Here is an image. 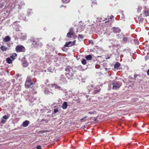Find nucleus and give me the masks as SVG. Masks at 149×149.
Listing matches in <instances>:
<instances>
[{
  "label": "nucleus",
  "mask_w": 149,
  "mask_h": 149,
  "mask_svg": "<svg viewBox=\"0 0 149 149\" xmlns=\"http://www.w3.org/2000/svg\"><path fill=\"white\" fill-rule=\"evenodd\" d=\"M65 70L67 72L65 73V75L68 79L71 80L76 77L77 71L75 67L68 65L65 69Z\"/></svg>",
  "instance_id": "obj_1"
},
{
  "label": "nucleus",
  "mask_w": 149,
  "mask_h": 149,
  "mask_svg": "<svg viewBox=\"0 0 149 149\" xmlns=\"http://www.w3.org/2000/svg\"><path fill=\"white\" fill-rule=\"evenodd\" d=\"M30 41L32 43L31 47L34 48H41L43 46L42 43L40 42L39 38L32 37L30 39Z\"/></svg>",
  "instance_id": "obj_2"
},
{
  "label": "nucleus",
  "mask_w": 149,
  "mask_h": 149,
  "mask_svg": "<svg viewBox=\"0 0 149 149\" xmlns=\"http://www.w3.org/2000/svg\"><path fill=\"white\" fill-rule=\"evenodd\" d=\"M33 82V80L31 79V77L30 76L27 77L25 84L26 88H31L34 84V83Z\"/></svg>",
  "instance_id": "obj_3"
},
{
  "label": "nucleus",
  "mask_w": 149,
  "mask_h": 149,
  "mask_svg": "<svg viewBox=\"0 0 149 149\" xmlns=\"http://www.w3.org/2000/svg\"><path fill=\"white\" fill-rule=\"evenodd\" d=\"M113 89L117 90L119 89L122 85V83L120 81H114L112 83Z\"/></svg>",
  "instance_id": "obj_4"
},
{
  "label": "nucleus",
  "mask_w": 149,
  "mask_h": 149,
  "mask_svg": "<svg viewBox=\"0 0 149 149\" xmlns=\"http://www.w3.org/2000/svg\"><path fill=\"white\" fill-rule=\"evenodd\" d=\"M15 49L17 52H24L25 49L24 47L22 45H19L17 46L15 48Z\"/></svg>",
  "instance_id": "obj_5"
},
{
  "label": "nucleus",
  "mask_w": 149,
  "mask_h": 149,
  "mask_svg": "<svg viewBox=\"0 0 149 149\" xmlns=\"http://www.w3.org/2000/svg\"><path fill=\"white\" fill-rule=\"evenodd\" d=\"M88 66V65H87L86 67H84L81 65H79L77 66H75V68H76V70H79L84 71L86 70Z\"/></svg>",
  "instance_id": "obj_6"
},
{
  "label": "nucleus",
  "mask_w": 149,
  "mask_h": 149,
  "mask_svg": "<svg viewBox=\"0 0 149 149\" xmlns=\"http://www.w3.org/2000/svg\"><path fill=\"white\" fill-rule=\"evenodd\" d=\"M9 116L7 115H5L1 119L0 123H1L4 124L7 120V119L8 118Z\"/></svg>",
  "instance_id": "obj_7"
},
{
  "label": "nucleus",
  "mask_w": 149,
  "mask_h": 149,
  "mask_svg": "<svg viewBox=\"0 0 149 149\" xmlns=\"http://www.w3.org/2000/svg\"><path fill=\"white\" fill-rule=\"evenodd\" d=\"M22 65L24 67H26L29 64V63L27 62L25 58H24L22 60Z\"/></svg>",
  "instance_id": "obj_8"
},
{
  "label": "nucleus",
  "mask_w": 149,
  "mask_h": 149,
  "mask_svg": "<svg viewBox=\"0 0 149 149\" xmlns=\"http://www.w3.org/2000/svg\"><path fill=\"white\" fill-rule=\"evenodd\" d=\"M112 29L115 33H119L120 31V30L118 27H113L112 28Z\"/></svg>",
  "instance_id": "obj_9"
},
{
  "label": "nucleus",
  "mask_w": 149,
  "mask_h": 149,
  "mask_svg": "<svg viewBox=\"0 0 149 149\" xmlns=\"http://www.w3.org/2000/svg\"><path fill=\"white\" fill-rule=\"evenodd\" d=\"M72 41H69L68 42H66L64 45V47H69L73 45Z\"/></svg>",
  "instance_id": "obj_10"
},
{
  "label": "nucleus",
  "mask_w": 149,
  "mask_h": 149,
  "mask_svg": "<svg viewBox=\"0 0 149 149\" xmlns=\"http://www.w3.org/2000/svg\"><path fill=\"white\" fill-rule=\"evenodd\" d=\"M29 123V121L28 120H26L23 122L22 123V125L24 127H26L28 126Z\"/></svg>",
  "instance_id": "obj_11"
},
{
  "label": "nucleus",
  "mask_w": 149,
  "mask_h": 149,
  "mask_svg": "<svg viewBox=\"0 0 149 149\" xmlns=\"http://www.w3.org/2000/svg\"><path fill=\"white\" fill-rule=\"evenodd\" d=\"M68 106V103L66 102H64L62 105V107L63 109H67Z\"/></svg>",
  "instance_id": "obj_12"
},
{
  "label": "nucleus",
  "mask_w": 149,
  "mask_h": 149,
  "mask_svg": "<svg viewBox=\"0 0 149 149\" xmlns=\"http://www.w3.org/2000/svg\"><path fill=\"white\" fill-rule=\"evenodd\" d=\"M10 38L9 36H6L3 39V41L5 42H8L10 40Z\"/></svg>",
  "instance_id": "obj_13"
},
{
  "label": "nucleus",
  "mask_w": 149,
  "mask_h": 149,
  "mask_svg": "<svg viewBox=\"0 0 149 149\" xmlns=\"http://www.w3.org/2000/svg\"><path fill=\"white\" fill-rule=\"evenodd\" d=\"M74 35V33H73L70 32H68L67 35L66 36L67 38H71Z\"/></svg>",
  "instance_id": "obj_14"
},
{
  "label": "nucleus",
  "mask_w": 149,
  "mask_h": 149,
  "mask_svg": "<svg viewBox=\"0 0 149 149\" xmlns=\"http://www.w3.org/2000/svg\"><path fill=\"white\" fill-rule=\"evenodd\" d=\"M59 80L64 82H65V81H66V78L64 75H61Z\"/></svg>",
  "instance_id": "obj_15"
},
{
  "label": "nucleus",
  "mask_w": 149,
  "mask_h": 149,
  "mask_svg": "<svg viewBox=\"0 0 149 149\" xmlns=\"http://www.w3.org/2000/svg\"><path fill=\"white\" fill-rule=\"evenodd\" d=\"M11 58L9 57L7 58H6V61H7V63H8V64H11L12 63V61H13V60L11 59Z\"/></svg>",
  "instance_id": "obj_16"
},
{
  "label": "nucleus",
  "mask_w": 149,
  "mask_h": 149,
  "mask_svg": "<svg viewBox=\"0 0 149 149\" xmlns=\"http://www.w3.org/2000/svg\"><path fill=\"white\" fill-rule=\"evenodd\" d=\"M81 21H80V22H79V24L78 25V26L79 28H80V29L82 31L83 30H84V26L83 24L82 25L81 24Z\"/></svg>",
  "instance_id": "obj_17"
},
{
  "label": "nucleus",
  "mask_w": 149,
  "mask_h": 149,
  "mask_svg": "<svg viewBox=\"0 0 149 149\" xmlns=\"http://www.w3.org/2000/svg\"><path fill=\"white\" fill-rule=\"evenodd\" d=\"M0 49L3 51H6L8 49L7 47L3 45L1 46Z\"/></svg>",
  "instance_id": "obj_18"
},
{
  "label": "nucleus",
  "mask_w": 149,
  "mask_h": 149,
  "mask_svg": "<svg viewBox=\"0 0 149 149\" xmlns=\"http://www.w3.org/2000/svg\"><path fill=\"white\" fill-rule=\"evenodd\" d=\"M92 57L91 55H89L85 57V58L87 60H91L92 59Z\"/></svg>",
  "instance_id": "obj_19"
},
{
  "label": "nucleus",
  "mask_w": 149,
  "mask_h": 149,
  "mask_svg": "<svg viewBox=\"0 0 149 149\" xmlns=\"http://www.w3.org/2000/svg\"><path fill=\"white\" fill-rule=\"evenodd\" d=\"M120 65V63L117 62L114 65V68H118L119 67Z\"/></svg>",
  "instance_id": "obj_20"
},
{
  "label": "nucleus",
  "mask_w": 149,
  "mask_h": 149,
  "mask_svg": "<svg viewBox=\"0 0 149 149\" xmlns=\"http://www.w3.org/2000/svg\"><path fill=\"white\" fill-rule=\"evenodd\" d=\"M17 56V54L16 53H14L12 54V55L10 56V58L13 60H14L15 59L14 57Z\"/></svg>",
  "instance_id": "obj_21"
},
{
  "label": "nucleus",
  "mask_w": 149,
  "mask_h": 149,
  "mask_svg": "<svg viewBox=\"0 0 149 149\" xmlns=\"http://www.w3.org/2000/svg\"><path fill=\"white\" fill-rule=\"evenodd\" d=\"M21 38L23 40H26V35L25 33H22L21 37Z\"/></svg>",
  "instance_id": "obj_22"
},
{
  "label": "nucleus",
  "mask_w": 149,
  "mask_h": 149,
  "mask_svg": "<svg viewBox=\"0 0 149 149\" xmlns=\"http://www.w3.org/2000/svg\"><path fill=\"white\" fill-rule=\"evenodd\" d=\"M47 48L50 49V50H53L54 49V47H53L52 46V45H49L48 44H47Z\"/></svg>",
  "instance_id": "obj_23"
},
{
  "label": "nucleus",
  "mask_w": 149,
  "mask_h": 149,
  "mask_svg": "<svg viewBox=\"0 0 149 149\" xmlns=\"http://www.w3.org/2000/svg\"><path fill=\"white\" fill-rule=\"evenodd\" d=\"M100 91V89L95 88L94 90V92H93L94 93V94H96L99 92Z\"/></svg>",
  "instance_id": "obj_24"
},
{
  "label": "nucleus",
  "mask_w": 149,
  "mask_h": 149,
  "mask_svg": "<svg viewBox=\"0 0 149 149\" xmlns=\"http://www.w3.org/2000/svg\"><path fill=\"white\" fill-rule=\"evenodd\" d=\"M52 86L53 87H55L56 88L60 89L61 87L59 86H57L56 84H52Z\"/></svg>",
  "instance_id": "obj_25"
},
{
  "label": "nucleus",
  "mask_w": 149,
  "mask_h": 149,
  "mask_svg": "<svg viewBox=\"0 0 149 149\" xmlns=\"http://www.w3.org/2000/svg\"><path fill=\"white\" fill-rule=\"evenodd\" d=\"M81 63L83 65H85L86 64V60L85 59H83L81 61Z\"/></svg>",
  "instance_id": "obj_26"
},
{
  "label": "nucleus",
  "mask_w": 149,
  "mask_h": 149,
  "mask_svg": "<svg viewBox=\"0 0 149 149\" xmlns=\"http://www.w3.org/2000/svg\"><path fill=\"white\" fill-rule=\"evenodd\" d=\"M41 122H43V123H46L48 122V121L47 120L43 118L41 120Z\"/></svg>",
  "instance_id": "obj_27"
},
{
  "label": "nucleus",
  "mask_w": 149,
  "mask_h": 149,
  "mask_svg": "<svg viewBox=\"0 0 149 149\" xmlns=\"http://www.w3.org/2000/svg\"><path fill=\"white\" fill-rule=\"evenodd\" d=\"M109 41L111 43L113 44V43L115 44V43L116 42V40L114 39H111L109 40Z\"/></svg>",
  "instance_id": "obj_28"
},
{
  "label": "nucleus",
  "mask_w": 149,
  "mask_h": 149,
  "mask_svg": "<svg viewBox=\"0 0 149 149\" xmlns=\"http://www.w3.org/2000/svg\"><path fill=\"white\" fill-rule=\"evenodd\" d=\"M123 40L124 42L125 43H126L128 40V38L126 37H125L124 36H123Z\"/></svg>",
  "instance_id": "obj_29"
},
{
  "label": "nucleus",
  "mask_w": 149,
  "mask_h": 149,
  "mask_svg": "<svg viewBox=\"0 0 149 149\" xmlns=\"http://www.w3.org/2000/svg\"><path fill=\"white\" fill-rule=\"evenodd\" d=\"M44 92L45 93V94H49L50 92V91L48 90L47 88H45V89Z\"/></svg>",
  "instance_id": "obj_30"
},
{
  "label": "nucleus",
  "mask_w": 149,
  "mask_h": 149,
  "mask_svg": "<svg viewBox=\"0 0 149 149\" xmlns=\"http://www.w3.org/2000/svg\"><path fill=\"white\" fill-rule=\"evenodd\" d=\"M70 1V0H62V2L65 4L67 3H69Z\"/></svg>",
  "instance_id": "obj_31"
},
{
  "label": "nucleus",
  "mask_w": 149,
  "mask_h": 149,
  "mask_svg": "<svg viewBox=\"0 0 149 149\" xmlns=\"http://www.w3.org/2000/svg\"><path fill=\"white\" fill-rule=\"evenodd\" d=\"M69 32L73 33H74V28L73 27L69 29Z\"/></svg>",
  "instance_id": "obj_32"
},
{
  "label": "nucleus",
  "mask_w": 149,
  "mask_h": 149,
  "mask_svg": "<svg viewBox=\"0 0 149 149\" xmlns=\"http://www.w3.org/2000/svg\"><path fill=\"white\" fill-rule=\"evenodd\" d=\"M87 117H83V118L81 119L80 120L81 121H82L83 122H84L86 120V118H87Z\"/></svg>",
  "instance_id": "obj_33"
},
{
  "label": "nucleus",
  "mask_w": 149,
  "mask_h": 149,
  "mask_svg": "<svg viewBox=\"0 0 149 149\" xmlns=\"http://www.w3.org/2000/svg\"><path fill=\"white\" fill-rule=\"evenodd\" d=\"M118 46V45H116L115 44H112V45H109V48H113L114 47H117Z\"/></svg>",
  "instance_id": "obj_34"
},
{
  "label": "nucleus",
  "mask_w": 149,
  "mask_h": 149,
  "mask_svg": "<svg viewBox=\"0 0 149 149\" xmlns=\"http://www.w3.org/2000/svg\"><path fill=\"white\" fill-rule=\"evenodd\" d=\"M138 19L139 21V22L140 23V22H142V21L144 19L143 18H141L139 17L138 18Z\"/></svg>",
  "instance_id": "obj_35"
},
{
  "label": "nucleus",
  "mask_w": 149,
  "mask_h": 149,
  "mask_svg": "<svg viewBox=\"0 0 149 149\" xmlns=\"http://www.w3.org/2000/svg\"><path fill=\"white\" fill-rule=\"evenodd\" d=\"M78 38L83 39L84 38V36L81 35L79 34L78 35Z\"/></svg>",
  "instance_id": "obj_36"
},
{
  "label": "nucleus",
  "mask_w": 149,
  "mask_h": 149,
  "mask_svg": "<svg viewBox=\"0 0 149 149\" xmlns=\"http://www.w3.org/2000/svg\"><path fill=\"white\" fill-rule=\"evenodd\" d=\"M75 100L77 102V104L80 103L81 101V100L79 98H78L76 100Z\"/></svg>",
  "instance_id": "obj_37"
},
{
  "label": "nucleus",
  "mask_w": 149,
  "mask_h": 149,
  "mask_svg": "<svg viewBox=\"0 0 149 149\" xmlns=\"http://www.w3.org/2000/svg\"><path fill=\"white\" fill-rule=\"evenodd\" d=\"M145 14L146 15V16L149 15V11H145Z\"/></svg>",
  "instance_id": "obj_38"
},
{
  "label": "nucleus",
  "mask_w": 149,
  "mask_h": 149,
  "mask_svg": "<svg viewBox=\"0 0 149 149\" xmlns=\"http://www.w3.org/2000/svg\"><path fill=\"white\" fill-rule=\"evenodd\" d=\"M58 111V108H55L54 109V113H56Z\"/></svg>",
  "instance_id": "obj_39"
},
{
  "label": "nucleus",
  "mask_w": 149,
  "mask_h": 149,
  "mask_svg": "<svg viewBox=\"0 0 149 149\" xmlns=\"http://www.w3.org/2000/svg\"><path fill=\"white\" fill-rule=\"evenodd\" d=\"M47 70L48 71H49L50 72H52L54 70H52V69H51V68H49L47 69Z\"/></svg>",
  "instance_id": "obj_40"
},
{
  "label": "nucleus",
  "mask_w": 149,
  "mask_h": 149,
  "mask_svg": "<svg viewBox=\"0 0 149 149\" xmlns=\"http://www.w3.org/2000/svg\"><path fill=\"white\" fill-rule=\"evenodd\" d=\"M64 46L62 48V49L64 51L66 52L67 51V49Z\"/></svg>",
  "instance_id": "obj_41"
},
{
  "label": "nucleus",
  "mask_w": 149,
  "mask_h": 149,
  "mask_svg": "<svg viewBox=\"0 0 149 149\" xmlns=\"http://www.w3.org/2000/svg\"><path fill=\"white\" fill-rule=\"evenodd\" d=\"M49 82V81L48 80H46V81L45 83V84H46V85L47 86L48 85H49V84H47V83H48Z\"/></svg>",
  "instance_id": "obj_42"
},
{
  "label": "nucleus",
  "mask_w": 149,
  "mask_h": 149,
  "mask_svg": "<svg viewBox=\"0 0 149 149\" xmlns=\"http://www.w3.org/2000/svg\"><path fill=\"white\" fill-rule=\"evenodd\" d=\"M89 42L90 43L92 44V45H93L94 44V43L93 42V41L92 40H90L89 41Z\"/></svg>",
  "instance_id": "obj_43"
},
{
  "label": "nucleus",
  "mask_w": 149,
  "mask_h": 149,
  "mask_svg": "<svg viewBox=\"0 0 149 149\" xmlns=\"http://www.w3.org/2000/svg\"><path fill=\"white\" fill-rule=\"evenodd\" d=\"M134 41L135 42V44L138 43V40L136 39H134Z\"/></svg>",
  "instance_id": "obj_44"
},
{
  "label": "nucleus",
  "mask_w": 149,
  "mask_h": 149,
  "mask_svg": "<svg viewBox=\"0 0 149 149\" xmlns=\"http://www.w3.org/2000/svg\"><path fill=\"white\" fill-rule=\"evenodd\" d=\"M31 13H32V12H31L30 11L27 12V16H29L30 15V14H31Z\"/></svg>",
  "instance_id": "obj_45"
},
{
  "label": "nucleus",
  "mask_w": 149,
  "mask_h": 149,
  "mask_svg": "<svg viewBox=\"0 0 149 149\" xmlns=\"http://www.w3.org/2000/svg\"><path fill=\"white\" fill-rule=\"evenodd\" d=\"M90 87H91V88H93L94 87L93 85H92L91 86H89L87 87L88 89L89 88H90Z\"/></svg>",
  "instance_id": "obj_46"
},
{
  "label": "nucleus",
  "mask_w": 149,
  "mask_h": 149,
  "mask_svg": "<svg viewBox=\"0 0 149 149\" xmlns=\"http://www.w3.org/2000/svg\"><path fill=\"white\" fill-rule=\"evenodd\" d=\"M149 58V57L148 56H145V60H147Z\"/></svg>",
  "instance_id": "obj_47"
},
{
  "label": "nucleus",
  "mask_w": 149,
  "mask_h": 149,
  "mask_svg": "<svg viewBox=\"0 0 149 149\" xmlns=\"http://www.w3.org/2000/svg\"><path fill=\"white\" fill-rule=\"evenodd\" d=\"M36 149H41V146H37Z\"/></svg>",
  "instance_id": "obj_48"
},
{
  "label": "nucleus",
  "mask_w": 149,
  "mask_h": 149,
  "mask_svg": "<svg viewBox=\"0 0 149 149\" xmlns=\"http://www.w3.org/2000/svg\"><path fill=\"white\" fill-rule=\"evenodd\" d=\"M46 109H41L40 110V111L42 112V113H43V112H45V111Z\"/></svg>",
  "instance_id": "obj_49"
},
{
  "label": "nucleus",
  "mask_w": 149,
  "mask_h": 149,
  "mask_svg": "<svg viewBox=\"0 0 149 149\" xmlns=\"http://www.w3.org/2000/svg\"><path fill=\"white\" fill-rule=\"evenodd\" d=\"M75 42H76V41L75 40H74L73 42H72L73 45H75Z\"/></svg>",
  "instance_id": "obj_50"
},
{
  "label": "nucleus",
  "mask_w": 149,
  "mask_h": 149,
  "mask_svg": "<svg viewBox=\"0 0 149 149\" xmlns=\"http://www.w3.org/2000/svg\"><path fill=\"white\" fill-rule=\"evenodd\" d=\"M138 75V74H135L134 75V78H135V80H136V77H137Z\"/></svg>",
  "instance_id": "obj_51"
},
{
  "label": "nucleus",
  "mask_w": 149,
  "mask_h": 149,
  "mask_svg": "<svg viewBox=\"0 0 149 149\" xmlns=\"http://www.w3.org/2000/svg\"><path fill=\"white\" fill-rule=\"evenodd\" d=\"M88 113H89L90 114H93L94 113L92 111H91L89 112Z\"/></svg>",
  "instance_id": "obj_52"
},
{
  "label": "nucleus",
  "mask_w": 149,
  "mask_h": 149,
  "mask_svg": "<svg viewBox=\"0 0 149 149\" xmlns=\"http://www.w3.org/2000/svg\"><path fill=\"white\" fill-rule=\"evenodd\" d=\"M147 73L148 75L149 76V69H148L147 71Z\"/></svg>",
  "instance_id": "obj_53"
},
{
  "label": "nucleus",
  "mask_w": 149,
  "mask_h": 149,
  "mask_svg": "<svg viewBox=\"0 0 149 149\" xmlns=\"http://www.w3.org/2000/svg\"><path fill=\"white\" fill-rule=\"evenodd\" d=\"M66 7V6H63V5H61L60 7V8H62V7Z\"/></svg>",
  "instance_id": "obj_54"
},
{
  "label": "nucleus",
  "mask_w": 149,
  "mask_h": 149,
  "mask_svg": "<svg viewBox=\"0 0 149 149\" xmlns=\"http://www.w3.org/2000/svg\"><path fill=\"white\" fill-rule=\"evenodd\" d=\"M123 11L122 12V15H123V18H125V16H124V15L123 14Z\"/></svg>",
  "instance_id": "obj_55"
},
{
  "label": "nucleus",
  "mask_w": 149,
  "mask_h": 149,
  "mask_svg": "<svg viewBox=\"0 0 149 149\" xmlns=\"http://www.w3.org/2000/svg\"><path fill=\"white\" fill-rule=\"evenodd\" d=\"M1 93H3V94H4L5 93V91H1Z\"/></svg>",
  "instance_id": "obj_56"
},
{
  "label": "nucleus",
  "mask_w": 149,
  "mask_h": 149,
  "mask_svg": "<svg viewBox=\"0 0 149 149\" xmlns=\"http://www.w3.org/2000/svg\"><path fill=\"white\" fill-rule=\"evenodd\" d=\"M29 97V96L28 95H26V98H27V99H28Z\"/></svg>",
  "instance_id": "obj_57"
},
{
  "label": "nucleus",
  "mask_w": 149,
  "mask_h": 149,
  "mask_svg": "<svg viewBox=\"0 0 149 149\" xmlns=\"http://www.w3.org/2000/svg\"><path fill=\"white\" fill-rule=\"evenodd\" d=\"M81 82H85V81H84V80H83V79H82V81H81Z\"/></svg>",
  "instance_id": "obj_58"
},
{
  "label": "nucleus",
  "mask_w": 149,
  "mask_h": 149,
  "mask_svg": "<svg viewBox=\"0 0 149 149\" xmlns=\"http://www.w3.org/2000/svg\"><path fill=\"white\" fill-rule=\"evenodd\" d=\"M15 79H12V82L13 83H14L15 82Z\"/></svg>",
  "instance_id": "obj_59"
},
{
  "label": "nucleus",
  "mask_w": 149,
  "mask_h": 149,
  "mask_svg": "<svg viewBox=\"0 0 149 149\" xmlns=\"http://www.w3.org/2000/svg\"><path fill=\"white\" fill-rule=\"evenodd\" d=\"M2 8V4H0V8Z\"/></svg>",
  "instance_id": "obj_60"
},
{
  "label": "nucleus",
  "mask_w": 149,
  "mask_h": 149,
  "mask_svg": "<svg viewBox=\"0 0 149 149\" xmlns=\"http://www.w3.org/2000/svg\"><path fill=\"white\" fill-rule=\"evenodd\" d=\"M45 131H41V132H40V131H39V132H38V133L39 132H42V133H43Z\"/></svg>",
  "instance_id": "obj_61"
},
{
  "label": "nucleus",
  "mask_w": 149,
  "mask_h": 149,
  "mask_svg": "<svg viewBox=\"0 0 149 149\" xmlns=\"http://www.w3.org/2000/svg\"><path fill=\"white\" fill-rule=\"evenodd\" d=\"M94 121H97V119H96L95 118H94Z\"/></svg>",
  "instance_id": "obj_62"
},
{
  "label": "nucleus",
  "mask_w": 149,
  "mask_h": 149,
  "mask_svg": "<svg viewBox=\"0 0 149 149\" xmlns=\"http://www.w3.org/2000/svg\"><path fill=\"white\" fill-rule=\"evenodd\" d=\"M23 19L24 20H26V18L25 17H24V18H23Z\"/></svg>",
  "instance_id": "obj_63"
},
{
  "label": "nucleus",
  "mask_w": 149,
  "mask_h": 149,
  "mask_svg": "<svg viewBox=\"0 0 149 149\" xmlns=\"http://www.w3.org/2000/svg\"><path fill=\"white\" fill-rule=\"evenodd\" d=\"M55 39V38H53L52 39V40L53 41H54V40Z\"/></svg>",
  "instance_id": "obj_64"
}]
</instances>
